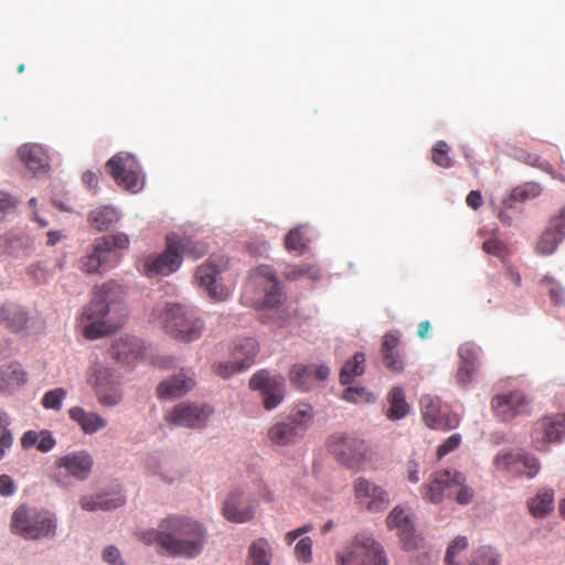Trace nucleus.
I'll use <instances>...</instances> for the list:
<instances>
[{
	"label": "nucleus",
	"instance_id": "nucleus-54",
	"mask_svg": "<svg viewBox=\"0 0 565 565\" xmlns=\"http://www.w3.org/2000/svg\"><path fill=\"white\" fill-rule=\"evenodd\" d=\"M343 398L348 402H370L372 396L363 387H348L343 392Z\"/></svg>",
	"mask_w": 565,
	"mask_h": 565
},
{
	"label": "nucleus",
	"instance_id": "nucleus-38",
	"mask_svg": "<svg viewBox=\"0 0 565 565\" xmlns=\"http://www.w3.org/2000/svg\"><path fill=\"white\" fill-rule=\"evenodd\" d=\"M388 403L390 407L387 409L386 416L390 419H401L405 417L409 412V405L406 402L405 393L398 386H395L391 390L388 394Z\"/></svg>",
	"mask_w": 565,
	"mask_h": 565
},
{
	"label": "nucleus",
	"instance_id": "nucleus-27",
	"mask_svg": "<svg viewBox=\"0 0 565 565\" xmlns=\"http://www.w3.org/2000/svg\"><path fill=\"white\" fill-rule=\"evenodd\" d=\"M18 154L21 161L26 166V168L32 171L34 174L46 172L49 164V156L44 148L36 143H25L22 145Z\"/></svg>",
	"mask_w": 565,
	"mask_h": 565
},
{
	"label": "nucleus",
	"instance_id": "nucleus-19",
	"mask_svg": "<svg viewBox=\"0 0 565 565\" xmlns=\"http://www.w3.org/2000/svg\"><path fill=\"white\" fill-rule=\"evenodd\" d=\"M98 403L106 407H114L121 403L122 391L117 376L107 369L95 372L94 380H89Z\"/></svg>",
	"mask_w": 565,
	"mask_h": 565
},
{
	"label": "nucleus",
	"instance_id": "nucleus-60",
	"mask_svg": "<svg viewBox=\"0 0 565 565\" xmlns=\"http://www.w3.org/2000/svg\"><path fill=\"white\" fill-rule=\"evenodd\" d=\"M103 558L105 562H107L109 565H122V562L120 559V553L119 551L114 546H108L103 552Z\"/></svg>",
	"mask_w": 565,
	"mask_h": 565
},
{
	"label": "nucleus",
	"instance_id": "nucleus-40",
	"mask_svg": "<svg viewBox=\"0 0 565 565\" xmlns=\"http://www.w3.org/2000/svg\"><path fill=\"white\" fill-rule=\"evenodd\" d=\"M175 249L180 257L184 254L193 259L201 258L207 253V246L204 243L180 237L178 234H175Z\"/></svg>",
	"mask_w": 565,
	"mask_h": 565
},
{
	"label": "nucleus",
	"instance_id": "nucleus-2",
	"mask_svg": "<svg viewBox=\"0 0 565 565\" xmlns=\"http://www.w3.org/2000/svg\"><path fill=\"white\" fill-rule=\"evenodd\" d=\"M119 288L114 281H108L95 290L93 299L81 315V322L85 323V338L95 340L114 332L118 328V322L106 320V317L110 312V303L114 301L111 295L118 291Z\"/></svg>",
	"mask_w": 565,
	"mask_h": 565
},
{
	"label": "nucleus",
	"instance_id": "nucleus-41",
	"mask_svg": "<svg viewBox=\"0 0 565 565\" xmlns=\"http://www.w3.org/2000/svg\"><path fill=\"white\" fill-rule=\"evenodd\" d=\"M468 547L466 536H457L447 547L445 555L446 565H463V557Z\"/></svg>",
	"mask_w": 565,
	"mask_h": 565
},
{
	"label": "nucleus",
	"instance_id": "nucleus-49",
	"mask_svg": "<svg viewBox=\"0 0 565 565\" xmlns=\"http://www.w3.org/2000/svg\"><path fill=\"white\" fill-rule=\"evenodd\" d=\"M309 377L310 369L305 364H296L289 372L290 382L301 390H307Z\"/></svg>",
	"mask_w": 565,
	"mask_h": 565
},
{
	"label": "nucleus",
	"instance_id": "nucleus-45",
	"mask_svg": "<svg viewBox=\"0 0 565 565\" xmlns=\"http://www.w3.org/2000/svg\"><path fill=\"white\" fill-rule=\"evenodd\" d=\"M285 247L289 252L295 250L298 253H302L306 249L307 243L301 227H295L287 233Z\"/></svg>",
	"mask_w": 565,
	"mask_h": 565
},
{
	"label": "nucleus",
	"instance_id": "nucleus-8",
	"mask_svg": "<svg viewBox=\"0 0 565 565\" xmlns=\"http://www.w3.org/2000/svg\"><path fill=\"white\" fill-rule=\"evenodd\" d=\"M313 420L310 405H299L281 422L274 424L267 433L268 439L278 446H286L302 438Z\"/></svg>",
	"mask_w": 565,
	"mask_h": 565
},
{
	"label": "nucleus",
	"instance_id": "nucleus-26",
	"mask_svg": "<svg viewBox=\"0 0 565 565\" xmlns=\"http://www.w3.org/2000/svg\"><path fill=\"white\" fill-rule=\"evenodd\" d=\"M222 512L224 518L231 522L245 523L254 518L255 508L244 500L241 492L233 491L225 500Z\"/></svg>",
	"mask_w": 565,
	"mask_h": 565
},
{
	"label": "nucleus",
	"instance_id": "nucleus-22",
	"mask_svg": "<svg viewBox=\"0 0 565 565\" xmlns=\"http://www.w3.org/2000/svg\"><path fill=\"white\" fill-rule=\"evenodd\" d=\"M565 238V207L550 217L546 228L540 235L535 250L542 256L552 255Z\"/></svg>",
	"mask_w": 565,
	"mask_h": 565
},
{
	"label": "nucleus",
	"instance_id": "nucleus-43",
	"mask_svg": "<svg viewBox=\"0 0 565 565\" xmlns=\"http://www.w3.org/2000/svg\"><path fill=\"white\" fill-rule=\"evenodd\" d=\"M469 565H500V556L490 546H480L471 554Z\"/></svg>",
	"mask_w": 565,
	"mask_h": 565
},
{
	"label": "nucleus",
	"instance_id": "nucleus-64",
	"mask_svg": "<svg viewBox=\"0 0 565 565\" xmlns=\"http://www.w3.org/2000/svg\"><path fill=\"white\" fill-rule=\"evenodd\" d=\"M407 473H408V480L413 483H417L419 478V465L415 460H409L407 462Z\"/></svg>",
	"mask_w": 565,
	"mask_h": 565
},
{
	"label": "nucleus",
	"instance_id": "nucleus-7",
	"mask_svg": "<svg viewBox=\"0 0 565 565\" xmlns=\"http://www.w3.org/2000/svg\"><path fill=\"white\" fill-rule=\"evenodd\" d=\"M329 451L337 460L353 471H360L372 460L370 446L360 438L333 434L328 440Z\"/></svg>",
	"mask_w": 565,
	"mask_h": 565
},
{
	"label": "nucleus",
	"instance_id": "nucleus-44",
	"mask_svg": "<svg viewBox=\"0 0 565 565\" xmlns=\"http://www.w3.org/2000/svg\"><path fill=\"white\" fill-rule=\"evenodd\" d=\"M450 147L449 145L440 140L436 142V145L431 149V160L433 162L444 169L451 168L454 166V160L449 156Z\"/></svg>",
	"mask_w": 565,
	"mask_h": 565
},
{
	"label": "nucleus",
	"instance_id": "nucleus-46",
	"mask_svg": "<svg viewBox=\"0 0 565 565\" xmlns=\"http://www.w3.org/2000/svg\"><path fill=\"white\" fill-rule=\"evenodd\" d=\"M113 356L121 362H129L136 356V350L128 340H117L111 347Z\"/></svg>",
	"mask_w": 565,
	"mask_h": 565
},
{
	"label": "nucleus",
	"instance_id": "nucleus-39",
	"mask_svg": "<svg viewBox=\"0 0 565 565\" xmlns=\"http://www.w3.org/2000/svg\"><path fill=\"white\" fill-rule=\"evenodd\" d=\"M365 355L356 352L353 358L344 363L340 371L339 380L342 385L350 384L356 376L364 373Z\"/></svg>",
	"mask_w": 565,
	"mask_h": 565
},
{
	"label": "nucleus",
	"instance_id": "nucleus-21",
	"mask_svg": "<svg viewBox=\"0 0 565 565\" xmlns=\"http://www.w3.org/2000/svg\"><path fill=\"white\" fill-rule=\"evenodd\" d=\"M499 470L510 471L527 478H534L540 471V462L533 455L525 452H500L494 458Z\"/></svg>",
	"mask_w": 565,
	"mask_h": 565
},
{
	"label": "nucleus",
	"instance_id": "nucleus-18",
	"mask_svg": "<svg viewBox=\"0 0 565 565\" xmlns=\"http://www.w3.org/2000/svg\"><path fill=\"white\" fill-rule=\"evenodd\" d=\"M388 530H395L405 551L417 550L422 539L415 534V527L411 514L406 509L396 505L386 518Z\"/></svg>",
	"mask_w": 565,
	"mask_h": 565
},
{
	"label": "nucleus",
	"instance_id": "nucleus-62",
	"mask_svg": "<svg viewBox=\"0 0 565 565\" xmlns=\"http://www.w3.org/2000/svg\"><path fill=\"white\" fill-rule=\"evenodd\" d=\"M502 248H503L502 243L497 238L488 239L482 245V249L487 254H492V255H500L502 252Z\"/></svg>",
	"mask_w": 565,
	"mask_h": 565
},
{
	"label": "nucleus",
	"instance_id": "nucleus-30",
	"mask_svg": "<svg viewBox=\"0 0 565 565\" xmlns=\"http://www.w3.org/2000/svg\"><path fill=\"white\" fill-rule=\"evenodd\" d=\"M194 385L191 376L180 373L162 381L157 387V395L159 398L167 399L184 395Z\"/></svg>",
	"mask_w": 565,
	"mask_h": 565
},
{
	"label": "nucleus",
	"instance_id": "nucleus-11",
	"mask_svg": "<svg viewBox=\"0 0 565 565\" xmlns=\"http://www.w3.org/2000/svg\"><path fill=\"white\" fill-rule=\"evenodd\" d=\"M226 267L227 258L213 254L195 271L198 284L207 291L212 299L217 301L225 300L230 296V290L217 282V277Z\"/></svg>",
	"mask_w": 565,
	"mask_h": 565
},
{
	"label": "nucleus",
	"instance_id": "nucleus-59",
	"mask_svg": "<svg viewBox=\"0 0 565 565\" xmlns=\"http://www.w3.org/2000/svg\"><path fill=\"white\" fill-rule=\"evenodd\" d=\"M15 491V484L12 478L8 475L0 476V495L10 497Z\"/></svg>",
	"mask_w": 565,
	"mask_h": 565
},
{
	"label": "nucleus",
	"instance_id": "nucleus-17",
	"mask_svg": "<svg viewBox=\"0 0 565 565\" xmlns=\"http://www.w3.org/2000/svg\"><path fill=\"white\" fill-rule=\"evenodd\" d=\"M565 435V414L545 416L534 424L532 444L537 450H546L550 443L561 441Z\"/></svg>",
	"mask_w": 565,
	"mask_h": 565
},
{
	"label": "nucleus",
	"instance_id": "nucleus-32",
	"mask_svg": "<svg viewBox=\"0 0 565 565\" xmlns=\"http://www.w3.org/2000/svg\"><path fill=\"white\" fill-rule=\"evenodd\" d=\"M28 321V312L18 305L4 303L0 308V324H3L12 332L24 330Z\"/></svg>",
	"mask_w": 565,
	"mask_h": 565
},
{
	"label": "nucleus",
	"instance_id": "nucleus-12",
	"mask_svg": "<svg viewBox=\"0 0 565 565\" xmlns=\"http://www.w3.org/2000/svg\"><path fill=\"white\" fill-rule=\"evenodd\" d=\"M419 405L423 420L428 427L449 430L459 425V416L444 405L439 397L430 394L423 395Z\"/></svg>",
	"mask_w": 565,
	"mask_h": 565
},
{
	"label": "nucleus",
	"instance_id": "nucleus-48",
	"mask_svg": "<svg viewBox=\"0 0 565 565\" xmlns=\"http://www.w3.org/2000/svg\"><path fill=\"white\" fill-rule=\"evenodd\" d=\"M66 394V390L62 387L46 392L42 398L43 407L46 409L60 411Z\"/></svg>",
	"mask_w": 565,
	"mask_h": 565
},
{
	"label": "nucleus",
	"instance_id": "nucleus-51",
	"mask_svg": "<svg viewBox=\"0 0 565 565\" xmlns=\"http://www.w3.org/2000/svg\"><path fill=\"white\" fill-rule=\"evenodd\" d=\"M519 159L531 167L537 168L551 175H554V169L552 164L537 154L523 152L522 156L519 157Z\"/></svg>",
	"mask_w": 565,
	"mask_h": 565
},
{
	"label": "nucleus",
	"instance_id": "nucleus-1",
	"mask_svg": "<svg viewBox=\"0 0 565 565\" xmlns=\"http://www.w3.org/2000/svg\"><path fill=\"white\" fill-rule=\"evenodd\" d=\"M140 540L148 545L156 543L169 555L195 557L202 551L205 531L191 519L169 516L160 523L159 530L142 532Z\"/></svg>",
	"mask_w": 565,
	"mask_h": 565
},
{
	"label": "nucleus",
	"instance_id": "nucleus-31",
	"mask_svg": "<svg viewBox=\"0 0 565 565\" xmlns=\"http://www.w3.org/2000/svg\"><path fill=\"white\" fill-rule=\"evenodd\" d=\"M26 382V373L19 363H9L0 367V392L12 394Z\"/></svg>",
	"mask_w": 565,
	"mask_h": 565
},
{
	"label": "nucleus",
	"instance_id": "nucleus-42",
	"mask_svg": "<svg viewBox=\"0 0 565 565\" xmlns=\"http://www.w3.org/2000/svg\"><path fill=\"white\" fill-rule=\"evenodd\" d=\"M10 416L6 412L0 411V460L13 445V434L10 429Z\"/></svg>",
	"mask_w": 565,
	"mask_h": 565
},
{
	"label": "nucleus",
	"instance_id": "nucleus-63",
	"mask_svg": "<svg viewBox=\"0 0 565 565\" xmlns=\"http://www.w3.org/2000/svg\"><path fill=\"white\" fill-rule=\"evenodd\" d=\"M467 205L470 206L472 210H478L482 203V195L480 191H470L466 199Z\"/></svg>",
	"mask_w": 565,
	"mask_h": 565
},
{
	"label": "nucleus",
	"instance_id": "nucleus-37",
	"mask_svg": "<svg viewBox=\"0 0 565 565\" xmlns=\"http://www.w3.org/2000/svg\"><path fill=\"white\" fill-rule=\"evenodd\" d=\"M271 548L266 539H257L248 547L246 565H270Z\"/></svg>",
	"mask_w": 565,
	"mask_h": 565
},
{
	"label": "nucleus",
	"instance_id": "nucleus-14",
	"mask_svg": "<svg viewBox=\"0 0 565 565\" xmlns=\"http://www.w3.org/2000/svg\"><path fill=\"white\" fill-rule=\"evenodd\" d=\"M353 492L356 503L371 513L382 512L390 504L388 493L364 477L353 481Z\"/></svg>",
	"mask_w": 565,
	"mask_h": 565
},
{
	"label": "nucleus",
	"instance_id": "nucleus-10",
	"mask_svg": "<svg viewBox=\"0 0 565 565\" xmlns=\"http://www.w3.org/2000/svg\"><path fill=\"white\" fill-rule=\"evenodd\" d=\"M106 171L124 190L137 193L142 189L143 179L137 159L127 152H119L106 162Z\"/></svg>",
	"mask_w": 565,
	"mask_h": 565
},
{
	"label": "nucleus",
	"instance_id": "nucleus-28",
	"mask_svg": "<svg viewBox=\"0 0 565 565\" xmlns=\"http://www.w3.org/2000/svg\"><path fill=\"white\" fill-rule=\"evenodd\" d=\"M399 334L396 331L386 333L383 338L381 352L384 365L392 372H402L404 369L403 358L398 351Z\"/></svg>",
	"mask_w": 565,
	"mask_h": 565
},
{
	"label": "nucleus",
	"instance_id": "nucleus-57",
	"mask_svg": "<svg viewBox=\"0 0 565 565\" xmlns=\"http://www.w3.org/2000/svg\"><path fill=\"white\" fill-rule=\"evenodd\" d=\"M18 201L8 193L0 192V214H8L15 210Z\"/></svg>",
	"mask_w": 565,
	"mask_h": 565
},
{
	"label": "nucleus",
	"instance_id": "nucleus-61",
	"mask_svg": "<svg viewBox=\"0 0 565 565\" xmlns=\"http://www.w3.org/2000/svg\"><path fill=\"white\" fill-rule=\"evenodd\" d=\"M41 437V434L35 430H28L21 437V446L23 449H30L38 445V439Z\"/></svg>",
	"mask_w": 565,
	"mask_h": 565
},
{
	"label": "nucleus",
	"instance_id": "nucleus-34",
	"mask_svg": "<svg viewBox=\"0 0 565 565\" xmlns=\"http://www.w3.org/2000/svg\"><path fill=\"white\" fill-rule=\"evenodd\" d=\"M527 509L534 518H544L554 510V491L551 489H541L529 499Z\"/></svg>",
	"mask_w": 565,
	"mask_h": 565
},
{
	"label": "nucleus",
	"instance_id": "nucleus-25",
	"mask_svg": "<svg viewBox=\"0 0 565 565\" xmlns=\"http://www.w3.org/2000/svg\"><path fill=\"white\" fill-rule=\"evenodd\" d=\"M253 279L257 284H263L265 296L260 302V308H275L282 302V292L274 270L268 266H260L256 269Z\"/></svg>",
	"mask_w": 565,
	"mask_h": 565
},
{
	"label": "nucleus",
	"instance_id": "nucleus-4",
	"mask_svg": "<svg viewBox=\"0 0 565 565\" xmlns=\"http://www.w3.org/2000/svg\"><path fill=\"white\" fill-rule=\"evenodd\" d=\"M56 527V519L51 512L26 505L18 507L11 518L12 533L26 540L53 537Z\"/></svg>",
	"mask_w": 565,
	"mask_h": 565
},
{
	"label": "nucleus",
	"instance_id": "nucleus-29",
	"mask_svg": "<svg viewBox=\"0 0 565 565\" xmlns=\"http://www.w3.org/2000/svg\"><path fill=\"white\" fill-rule=\"evenodd\" d=\"M70 418L75 422L84 434L93 435L107 426V419L94 412H87L81 406L68 409Z\"/></svg>",
	"mask_w": 565,
	"mask_h": 565
},
{
	"label": "nucleus",
	"instance_id": "nucleus-13",
	"mask_svg": "<svg viewBox=\"0 0 565 565\" xmlns=\"http://www.w3.org/2000/svg\"><path fill=\"white\" fill-rule=\"evenodd\" d=\"M213 412L214 409L210 405L180 403L167 413L164 419L175 426L202 429L206 426L207 419Z\"/></svg>",
	"mask_w": 565,
	"mask_h": 565
},
{
	"label": "nucleus",
	"instance_id": "nucleus-56",
	"mask_svg": "<svg viewBox=\"0 0 565 565\" xmlns=\"http://www.w3.org/2000/svg\"><path fill=\"white\" fill-rule=\"evenodd\" d=\"M39 434H41V437L38 439L36 449L41 452H47L52 450L56 444L52 434L49 430H41Z\"/></svg>",
	"mask_w": 565,
	"mask_h": 565
},
{
	"label": "nucleus",
	"instance_id": "nucleus-6",
	"mask_svg": "<svg viewBox=\"0 0 565 565\" xmlns=\"http://www.w3.org/2000/svg\"><path fill=\"white\" fill-rule=\"evenodd\" d=\"M163 329L184 342H192L202 335L203 322L196 313L179 303L168 305L161 315Z\"/></svg>",
	"mask_w": 565,
	"mask_h": 565
},
{
	"label": "nucleus",
	"instance_id": "nucleus-15",
	"mask_svg": "<svg viewBox=\"0 0 565 565\" xmlns=\"http://www.w3.org/2000/svg\"><path fill=\"white\" fill-rule=\"evenodd\" d=\"M258 354V343L253 338H246L237 342L234 347L233 360L220 363L216 373L226 379L231 375L250 367Z\"/></svg>",
	"mask_w": 565,
	"mask_h": 565
},
{
	"label": "nucleus",
	"instance_id": "nucleus-36",
	"mask_svg": "<svg viewBox=\"0 0 565 565\" xmlns=\"http://www.w3.org/2000/svg\"><path fill=\"white\" fill-rule=\"evenodd\" d=\"M282 276L286 280L295 281L301 278H309L312 281L320 279L321 271L318 266L313 264H288L282 270Z\"/></svg>",
	"mask_w": 565,
	"mask_h": 565
},
{
	"label": "nucleus",
	"instance_id": "nucleus-58",
	"mask_svg": "<svg viewBox=\"0 0 565 565\" xmlns=\"http://www.w3.org/2000/svg\"><path fill=\"white\" fill-rule=\"evenodd\" d=\"M476 370V367L460 364L456 374L457 382L461 385L468 384Z\"/></svg>",
	"mask_w": 565,
	"mask_h": 565
},
{
	"label": "nucleus",
	"instance_id": "nucleus-3",
	"mask_svg": "<svg viewBox=\"0 0 565 565\" xmlns=\"http://www.w3.org/2000/svg\"><path fill=\"white\" fill-rule=\"evenodd\" d=\"M129 245V236L125 233L98 237L90 252L79 259V269L86 274H103L118 263L117 250H126Z\"/></svg>",
	"mask_w": 565,
	"mask_h": 565
},
{
	"label": "nucleus",
	"instance_id": "nucleus-47",
	"mask_svg": "<svg viewBox=\"0 0 565 565\" xmlns=\"http://www.w3.org/2000/svg\"><path fill=\"white\" fill-rule=\"evenodd\" d=\"M541 286L547 290L550 299L554 305L564 302V289L553 277H543Z\"/></svg>",
	"mask_w": 565,
	"mask_h": 565
},
{
	"label": "nucleus",
	"instance_id": "nucleus-16",
	"mask_svg": "<svg viewBox=\"0 0 565 565\" xmlns=\"http://www.w3.org/2000/svg\"><path fill=\"white\" fill-rule=\"evenodd\" d=\"M249 387L259 391L267 411L276 408L284 399L285 380L270 376L267 371H259L249 380Z\"/></svg>",
	"mask_w": 565,
	"mask_h": 565
},
{
	"label": "nucleus",
	"instance_id": "nucleus-52",
	"mask_svg": "<svg viewBox=\"0 0 565 565\" xmlns=\"http://www.w3.org/2000/svg\"><path fill=\"white\" fill-rule=\"evenodd\" d=\"M542 192V186L536 182H526L513 190V196L520 200L534 199Z\"/></svg>",
	"mask_w": 565,
	"mask_h": 565
},
{
	"label": "nucleus",
	"instance_id": "nucleus-9",
	"mask_svg": "<svg viewBox=\"0 0 565 565\" xmlns=\"http://www.w3.org/2000/svg\"><path fill=\"white\" fill-rule=\"evenodd\" d=\"M364 555L374 557V565H387L385 552L380 543L365 534H358L342 552L337 553L338 565H370Z\"/></svg>",
	"mask_w": 565,
	"mask_h": 565
},
{
	"label": "nucleus",
	"instance_id": "nucleus-24",
	"mask_svg": "<svg viewBox=\"0 0 565 565\" xmlns=\"http://www.w3.org/2000/svg\"><path fill=\"white\" fill-rule=\"evenodd\" d=\"M55 466L76 480H86L93 470V456L86 450L73 451L56 459Z\"/></svg>",
	"mask_w": 565,
	"mask_h": 565
},
{
	"label": "nucleus",
	"instance_id": "nucleus-20",
	"mask_svg": "<svg viewBox=\"0 0 565 565\" xmlns=\"http://www.w3.org/2000/svg\"><path fill=\"white\" fill-rule=\"evenodd\" d=\"M166 241L167 247L163 253L146 258L143 265L146 276L169 275L180 267L181 258L175 249V234L167 235Z\"/></svg>",
	"mask_w": 565,
	"mask_h": 565
},
{
	"label": "nucleus",
	"instance_id": "nucleus-23",
	"mask_svg": "<svg viewBox=\"0 0 565 565\" xmlns=\"http://www.w3.org/2000/svg\"><path fill=\"white\" fill-rule=\"evenodd\" d=\"M531 401L522 392L497 395L491 399L495 415L502 420H511L518 415L529 413Z\"/></svg>",
	"mask_w": 565,
	"mask_h": 565
},
{
	"label": "nucleus",
	"instance_id": "nucleus-35",
	"mask_svg": "<svg viewBox=\"0 0 565 565\" xmlns=\"http://www.w3.org/2000/svg\"><path fill=\"white\" fill-rule=\"evenodd\" d=\"M120 220V213L111 206H103L88 214L89 224L99 232L109 230Z\"/></svg>",
	"mask_w": 565,
	"mask_h": 565
},
{
	"label": "nucleus",
	"instance_id": "nucleus-55",
	"mask_svg": "<svg viewBox=\"0 0 565 565\" xmlns=\"http://www.w3.org/2000/svg\"><path fill=\"white\" fill-rule=\"evenodd\" d=\"M461 443V436L459 434H454L449 436L437 449L438 458H443L450 451L458 448Z\"/></svg>",
	"mask_w": 565,
	"mask_h": 565
},
{
	"label": "nucleus",
	"instance_id": "nucleus-50",
	"mask_svg": "<svg viewBox=\"0 0 565 565\" xmlns=\"http://www.w3.org/2000/svg\"><path fill=\"white\" fill-rule=\"evenodd\" d=\"M462 365H468L477 369V362L479 356V348L472 343H465L460 345L458 350Z\"/></svg>",
	"mask_w": 565,
	"mask_h": 565
},
{
	"label": "nucleus",
	"instance_id": "nucleus-33",
	"mask_svg": "<svg viewBox=\"0 0 565 565\" xmlns=\"http://www.w3.org/2000/svg\"><path fill=\"white\" fill-rule=\"evenodd\" d=\"M126 499L120 493L108 498L106 494H97V495H84L81 498V507L87 511H96V510H113L121 507L125 503Z\"/></svg>",
	"mask_w": 565,
	"mask_h": 565
},
{
	"label": "nucleus",
	"instance_id": "nucleus-5",
	"mask_svg": "<svg viewBox=\"0 0 565 565\" xmlns=\"http://www.w3.org/2000/svg\"><path fill=\"white\" fill-rule=\"evenodd\" d=\"M465 476L456 470H441L434 475L431 481L423 487V498L430 503H439L444 498H455L460 504H467L473 491L466 484Z\"/></svg>",
	"mask_w": 565,
	"mask_h": 565
},
{
	"label": "nucleus",
	"instance_id": "nucleus-53",
	"mask_svg": "<svg viewBox=\"0 0 565 565\" xmlns=\"http://www.w3.org/2000/svg\"><path fill=\"white\" fill-rule=\"evenodd\" d=\"M295 555L302 563H310L312 559V541L310 537H302L295 546Z\"/></svg>",
	"mask_w": 565,
	"mask_h": 565
}]
</instances>
